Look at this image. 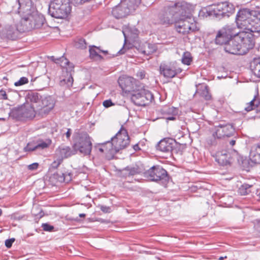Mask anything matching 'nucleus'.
<instances>
[{"mask_svg": "<svg viewBox=\"0 0 260 260\" xmlns=\"http://www.w3.org/2000/svg\"><path fill=\"white\" fill-rule=\"evenodd\" d=\"M9 117L16 120L23 121L22 106L15 107L11 110L9 113Z\"/></svg>", "mask_w": 260, "mask_h": 260, "instance_id": "473e14b6", "label": "nucleus"}, {"mask_svg": "<svg viewBox=\"0 0 260 260\" xmlns=\"http://www.w3.org/2000/svg\"><path fill=\"white\" fill-rule=\"evenodd\" d=\"M131 95L132 102L139 106H145L153 100L152 93L144 88L134 90L131 93Z\"/></svg>", "mask_w": 260, "mask_h": 260, "instance_id": "9d476101", "label": "nucleus"}, {"mask_svg": "<svg viewBox=\"0 0 260 260\" xmlns=\"http://www.w3.org/2000/svg\"><path fill=\"white\" fill-rule=\"evenodd\" d=\"M2 214V210L1 209H0V216H1Z\"/></svg>", "mask_w": 260, "mask_h": 260, "instance_id": "774afa93", "label": "nucleus"}, {"mask_svg": "<svg viewBox=\"0 0 260 260\" xmlns=\"http://www.w3.org/2000/svg\"><path fill=\"white\" fill-rule=\"evenodd\" d=\"M138 50L144 55H149L156 51L157 47L155 44L145 42L142 45H140Z\"/></svg>", "mask_w": 260, "mask_h": 260, "instance_id": "c85d7f7f", "label": "nucleus"}, {"mask_svg": "<svg viewBox=\"0 0 260 260\" xmlns=\"http://www.w3.org/2000/svg\"><path fill=\"white\" fill-rule=\"evenodd\" d=\"M235 134V128L231 124H219L216 126L215 135L217 138L221 139L225 137H230Z\"/></svg>", "mask_w": 260, "mask_h": 260, "instance_id": "2eb2a0df", "label": "nucleus"}, {"mask_svg": "<svg viewBox=\"0 0 260 260\" xmlns=\"http://www.w3.org/2000/svg\"><path fill=\"white\" fill-rule=\"evenodd\" d=\"M56 159L55 160L52 164L51 167L53 168H57L59 165L62 162V160L59 158V157H56Z\"/></svg>", "mask_w": 260, "mask_h": 260, "instance_id": "49530a36", "label": "nucleus"}, {"mask_svg": "<svg viewBox=\"0 0 260 260\" xmlns=\"http://www.w3.org/2000/svg\"><path fill=\"white\" fill-rule=\"evenodd\" d=\"M236 26L249 32H260V11L248 9L240 10L236 18Z\"/></svg>", "mask_w": 260, "mask_h": 260, "instance_id": "f03ea898", "label": "nucleus"}, {"mask_svg": "<svg viewBox=\"0 0 260 260\" xmlns=\"http://www.w3.org/2000/svg\"><path fill=\"white\" fill-rule=\"evenodd\" d=\"M146 73L144 71H139L137 73V77L140 79H143L145 78Z\"/></svg>", "mask_w": 260, "mask_h": 260, "instance_id": "09e8293b", "label": "nucleus"}, {"mask_svg": "<svg viewBox=\"0 0 260 260\" xmlns=\"http://www.w3.org/2000/svg\"><path fill=\"white\" fill-rule=\"evenodd\" d=\"M28 80L26 77H21L18 81L15 82L14 85L16 86H21L28 83Z\"/></svg>", "mask_w": 260, "mask_h": 260, "instance_id": "79ce46f5", "label": "nucleus"}, {"mask_svg": "<svg viewBox=\"0 0 260 260\" xmlns=\"http://www.w3.org/2000/svg\"><path fill=\"white\" fill-rule=\"evenodd\" d=\"M42 96L38 92H29L26 97V100L28 104L30 103V106L33 107L34 109L38 111L40 107V103Z\"/></svg>", "mask_w": 260, "mask_h": 260, "instance_id": "6ab92c4d", "label": "nucleus"}, {"mask_svg": "<svg viewBox=\"0 0 260 260\" xmlns=\"http://www.w3.org/2000/svg\"><path fill=\"white\" fill-rule=\"evenodd\" d=\"M0 120H5V118H0Z\"/></svg>", "mask_w": 260, "mask_h": 260, "instance_id": "338daca9", "label": "nucleus"}, {"mask_svg": "<svg viewBox=\"0 0 260 260\" xmlns=\"http://www.w3.org/2000/svg\"><path fill=\"white\" fill-rule=\"evenodd\" d=\"M42 228L43 230L47 232H52L54 229V226L47 223H43L42 224Z\"/></svg>", "mask_w": 260, "mask_h": 260, "instance_id": "c03bdc74", "label": "nucleus"}, {"mask_svg": "<svg viewBox=\"0 0 260 260\" xmlns=\"http://www.w3.org/2000/svg\"><path fill=\"white\" fill-rule=\"evenodd\" d=\"M196 93L199 94L205 100H209L211 98V95L209 92L208 86L205 84L200 85L198 87Z\"/></svg>", "mask_w": 260, "mask_h": 260, "instance_id": "2f4dec72", "label": "nucleus"}, {"mask_svg": "<svg viewBox=\"0 0 260 260\" xmlns=\"http://www.w3.org/2000/svg\"><path fill=\"white\" fill-rule=\"evenodd\" d=\"M254 42L253 38L246 33H241L230 39L224 47L225 52L238 55H244L253 48Z\"/></svg>", "mask_w": 260, "mask_h": 260, "instance_id": "20e7f679", "label": "nucleus"}, {"mask_svg": "<svg viewBox=\"0 0 260 260\" xmlns=\"http://www.w3.org/2000/svg\"><path fill=\"white\" fill-rule=\"evenodd\" d=\"M188 13V4L182 1L173 5L165 6L158 15L159 23L169 25L175 23L180 17L187 16Z\"/></svg>", "mask_w": 260, "mask_h": 260, "instance_id": "7ed1b4c3", "label": "nucleus"}, {"mask_svg": "<svg viewBox=\"0 0 260 260\" xmlns=\"http://www.w3.org/2000/svg\"><path fill=\"white\" fill-rule=\"evenodd\" d=\"M21 106L23 120H31L36 115H38L37 111L34 109L33 107H30L29 104H24Z\"/></svg>", "mask_w": 260, "mask_h": 260, "instance_id": "393cba45", "label": "nucleus"}, {"mask_svg": "<svg viewBox=\"0 0 260 260\" xmlns=\"http://www.w3.org/2000/svg\"><path fill=\"white\" fill-rule=\"evenodd\" d=\"M226 258V256H224V257H223V256H220V257H219V258H218V259H219V260H223V259H224V258Z\"/></svg>", "mask_w": 260, "mask_h": 260, "instance_id": "0e129e2a", "label": "nucleus"}, {"mask_svg": "<svg viewBox=\"0 0 260 260\" xmlns=\"http://www.w3.org/2000/svg\"><path fill=\"white\" fill-rule=\"evenodd\" d=\"M111 143H108L109 146L113 145L116 153L120 150L125 149L129 144V137L127 131L121 126L116 135L111 139Z\"/></svg>", "mask_w": 260, "mask_h": 260, "instance_id": "1a4fd4ad", "label": "nucleus"}, {"mask_svg": "<svg viewBox=\"0 0 260 260\" xmlns=\"http://www.w3.org/2000/svg\"><path fill=\"white\" fill-rule=\"evenodd\" d=\"M14 216V218L15 219H19H19L22 218V217L17 216L16 214H15Z\"/></svg>", "mask_w": 260, "mask_h": 260, "instance_id": "680f3d73", "label": "nucleus"}, {"mask_svg": "<svg viewBox=\"0 0 260 260\" xmlns=\"http://www.w3.org/2000/svg\"><path fill=\"white\" fill-rule=\"evenodd\" d=\"M101 222H103V223H109V221L106 220H104V219H101Z\"/></svg>", "mask_w": 260, "mask_h": 260, "instance_id": "e2e57ef3", "label": "nucleus"}, {"mask_svg": "<svg viewBox=\"0 0 260 260\" xmlns=\"http://www.w3.org/2000/svg\"><path fill=\"white\" fill-rule=\"evenodd\" d=\"M163 115L164 118L168 120H175L178 115V109L174 107L165 105L163 106L160 111Z\"/></svg>", "mask_w": 260, "mask_h": 260, "instance_id": "a211bd4d", "label": "nucleus"}, {"mask_svg": "<svg viewBox=\"0 0 260 260\" xmlns=\"http://www.w3.org/2000/svg\"><path fill=\"white\" fill-rule=\"evenodd\" d=\"M256 187H258V184L244 183L239 188L238 192L241 196H245L250 192L254 193V190L256 189Z\"/></svg>", "mask_w": 260, "mask_h": 260, "instance_id": "c756f323", "label": "nucleus"}, {"mask_svg": "<svg viewBox=\"0 0 260 260\" xmlns=\"http://www.w3.org/2000/svg\"><path fill=\"white\" fill-rule=\"evenodd\" d=\"M250 160L255 164H260V143L253 145L249 153Z\"/></svg>", "mask_w": 260, "mask_h": 260, "instance_id": "cd10ccee", "label": "nucleus"}, {"mask_svg": "<svg viewBox=\"0 0 260 260\" xmlns=\"http://www.w3.org/2000/svg\"><path fill=\"white\" fill-rule=\"evenodd\" d=\"M79 216L80 217H84L85 216V214L83 213H81L79 214Z\"/></svg>", "mask_w": 260, "mask_h": 260, "instance_id": "69168bd1", "label": "nucleus"}, {"mask_svg": "<svg viewBox=\"0 0 260 260\" xmlns=\"http://www.w3.org/2000/svg\"><path fill=\"white\" fill-rule=\"evenodd\" d=\"M14 241H15V239L14 238H12V239L6 240L5 241V245H6V246L7 248H10L12 246V244L14 242Z\"/></svg>", "mask_w": 260, "mask_h": 260, "instance_id": "8fccbe9b", "label": "nucleus"}, {"mask_svg": "<svg viewBox=\"0 0 260 260\" xmlns=\"http://www.w3.org/2000/svg\"><path fill=\"white\" fill-rule=\"evenodd\" d=\"M236 139H237V138L234 137V139H233L232 140H231L229 141V144L231 146H233L235 145Z\"/></svg>", "mask_w": 260, "mask_h": 260, "instance_id": "6e6d98bb", "label": "nucleus"}, {"mask_svg": "<svg viewBox=\"0 0 260 260\" xmlns=\"http://www.w3.org/2000/svg\"><path fill=\"white\" fill-rule=\"evenodd\" d=\"M241 29L237 26V27L234 25H227L219 30L221 33L223 35H225L230 39H232L236 36L241 34V33H245V31L241 32L238 29Z\"/></svg>", "mask_w": 260, "mask_h": 260, "instance_id": "b1692460", "label": "nucleus"}, {"mask_svg": "<svg viewBox=\"0 0 260 260\" xmlns=\"http://www.w3.org/2000/svg\"><path fill=\"white\" fill-rule=\"evenodd\" d=\"M177 146L176 141L170 138L161 140L156 146L157 150L165 153H172L175 150Z\"/></svg>", "mask_w": 260, "mask_h": 260, "instance_id": "4468645a", "label": "nucleus"}, {"mask_svg": "<svg viewBox=\"0 0 260 260\" xmlns=\"http://www.w3.org/2000/svg\"><path fill=\"white\" fill-rule=\"evenodd\" d=\"M120 175L122 177H127L130 176L129 174V166L125 167L120 171Z\"/></svg>", "mask_w": 260, "mask_h": 260, "instance_id": "37998d69", "label": "nucleus"}, {"mask_svg": "<svg viewBox=\"0 0 260 260\" xmlns=\"http://www.w3.org/2000/svg\"><path fill=\"white\" fill-rule=\"evenodd\" d=\"M99 145L101 146V147L98 148L100 152H105V150H104V148L102 146V144H99Z\"/></svg>", "mask_w": 260, "mask_h": 260, "instance_id": "13d9d810", "label": "nucleus"}, {"mask_svg": "<svg viewBox=\"0 0 260 260\" xmlns=\"http://www.w3.org/2000/svg\"><path fill=\"white\" fill-rule=\"evenodd\" d=\"M51 181H56V182L68 183L72 180L71 173L66 171H57L54 173L50 177Z\"/></svg>", "mask_w": 260, "mask_h": 260, "instance_id": "5701e85b", "label": "nucleus"}, {"mask_svg": "<svg viewBox=\"0 0 260 260\" xmlns=\"http://www.w3.org/2000/svg\"><path fill=\"white\" fill-rule=\"evenodd\" d=\"M215 160L221 166L230 165L233 160V157L230 153L226 150L218 151L215 156Z\"/></svg>", "mask_w": 260, "mask_h": 260, "instance_id": "aec40b11", "label": "nucleus"}, {"mask_svg": "<svg viewBox=\"0 0 260 260\" xmlns=\"http://www.w3.org/2000/svg\"><path fill=\"white\" fill-rule=\"evenodd\" d=\"M140 170L138 167H129V174L133 176L140 173Z\"/></svg>", "mask_w": 260, "mask_h": 260, "instance_id": "a19ab883", "label": "nucleus"}, {"mask_svg": "<svg viewBox=\"0 0 260 260\" xmlns=\"http://www.w3.org/2000/svg\"><path fill=\"white\" fill-rule=\"evenodd\" d=\"M72 129L71 128H67V131L64 134L67 139H70Z\"/></svg>", "mask_w": 260, "mask_h": 260, "instance_id": "864d4df0", "label": "nucleus"}, {"mask_svg": "<svg viewBox=\"0 0 260 260\" xmlns=\"http://www.w3.org/2000/svg\"><path fill=\"white\" fill-rule=\"evenodd\" d=\"M256 109V111L260 112V100L257 99L256 96L249 103H247L245 107V110L249 112Z\"/></svg>", "mask_w": 260, "mask_h": 260, "instance_id": "72a5a7b5", "label": "nucleus"}, {"mask_svg": "<svg viewBox=\"0 0 260 260\" xmlns=\"http://www.w3.org/2000/svg\"><path fill=\"white\" fill-rule=\"evenodd\" d=\"M192 60L191 55L190 52L187 51L184 52L181 59L182 62L183 64L189 65L190 64Z\"/></svg>", "mask_w": 260, "mask_h": 260, "instance_id": "58836bf2", "label": "nucleus"}, {"mask_svg": "<svg viewBox=\"0 0 260 260\" xmlns=\"http://www.w3.org/2000/svg\"><path fill=\"white\" fill-rule=\"evenodd\" d=\"M108 143H111V141H107L105 143H102V146L104 148V150L106 153L109 154L111 155H114L115 154H116V151H115V150L114 149L113 145L109 146Z\"/></svg>", "mask_w": 260, "mask_h": 260, "instance_id": "4c0bfd02", "label": "nucleus"}, {"mask_svg": "<svg viewBox=\"0 0 260 260\" xmlns=\"http://www.w3.org/2000/svg\"><path fill=\"white\" fill-rule=\"evenodd\" d=\"M75 154L76 152L74 149L72 150L69 146L61 145L56 149L55 155L56 157H59L63 160V159Z\"/></svg>", "mask_w": 260, "mask_h": 260, "instance_id": "4be33fe9", "label": "nucleus"}, {"mask_svg": "<svg viewBox=\"0 0 260 260\" xmlns=\"http://www.w3.org/2000/svg\"><path fill=\"white\" fill-rule=\"evenodd\" d=\"M22 28L20 23L18 26L15 25H8L5 26L1 32V35L3 37L8 39L14 40L18 38L19 32H23L21 31L20 28Z\"/></svg>", "mask_w": 260, "mask_h": 260, "instance_id": "dca6fc26", "label": "nucleus"}, {"mask_svg": "<svg viewBox=\"0 0 260 260\" xmlns=\"http://www.w3.org/2000/svg\"><path fill=\"white\" fill-rule=\"evenodd\" d=\"M72 7L70 0H52L48 8V13L57 19L66 18L70 14Z\"/></svg>", "mask_w": 260, "mask_h": 260, "instance_id": "39448f33", "label": "nucleus"}, {"mask_svg": "<svg viewBox=\"0 0 260 260\" xmlns=\"http://www.w3.org/2000/svg\"><path fill=\"white\" fill-rule=\"evenodd\" d=\"M55 103L51 96L43 97L40 103V107L37 111L39 116L44 117L53 109Z\"/></svg>", "mask_w": 260, "mask_h": 260, "instance_id": "ddd939ff", "label": "nucleus"}, {"mask_svg": "<svg viewBox=\"0 0 260 260\" xmlns=\"http://www.w3.org/2000/svg\"><path fill=\"white\" fill-rule=\"evenodd\" d=\"M235 10L234 6L228 2L218 4L214 8L213 13L216 17L219 19L228 18Z\"/></svg>", "mask_w": 260, "mask_h": 260, "instance_id": "f8f14e48", "label": "nucleus"}, {"mask_svg": "<svg viewBox=\"0 0 260 260\" xmlns=\"http://www.w3.org/2000/svg\"><path fill=\"white\" fill-rule=\"evenodd\" d=\"M48 146L49 144L42 140H40L28 143L24 148V150L25 151H32L38 149H44Z\"/></svg>", "mask_w": 260, "mask_h": 260, "instance_id": "a878e982", "label": "nucleus"}, {"mask_svg": "<svg viewBox=\"0 0 260 260\" xmlns=\"http://www.w3.org/2000/svg\"><path fill=\"white\" fill-rule=\"evenodd\" d=\"M0 98L3 100H7L8 99L5 90L3 89L0 90Z\"/></svg>", "mask_w": 260, "mask_h": 260, "instance_id": "603ef678", "label": "nucleus"}, {"mask_svg": "<svg viewBox=\"0 0 260 260\" xmlns=\"http://www.w3.org/2000/svg\"><path fill=\"white\" fill-rule=\"evenodd\" d=\"M76 3H78L80 4L85 3L86 2H88L90 1L91 0H74Z\"/></svg>", "mask_w": 260, "mask_h": 260, "instance_id": "4d7b16f0", "label": "nucleus"}, {"mask_svg": "<svg viewBox=\"0 0 260 260\" xmlns=\"http://www.w3.org/2000/svg\"><path fill=\"white\" fill-rule=\"evenodd\" d=\"M190 16V10L188 6V13L187 16L180 17L175 22L176 30L183 35L187 34L196 29V24Z\"/></svg>", "mask_w": 260, "mask_h": 260, "instance_id": "6e6552de", "label": "nucleus"}, {"mask_svg": "<svg viewBox=\"0 0 260 260\" xmlns=\"http://www.w3.org/2000/svg\"><path fill=\"white\" fill-rule=\"evenodd\" d=\"M160 73L165 77L172 78L181 71H178L172 62H162L159 67Z\"/></svg>", "mask_w": 260, "mask_h": 260, "instance_id": "f3484780", "label": "nucleus"}, {"mask_svg": "<svg viewBox=\"0 0 260 260\" xmlns=\"http://www.w3.org/2000/svg\"><path fill=\"white\" fill-rule=\"evenodd\" d=\"M75 46L77 48L83 49L86 48L87 44L84 39L80 38L75 42Z\"/></svg>", "mask_w": 260, "mask_h": 260, "instance_id": "ea45409f", "label": "nucleus"}, {"mask_svg": "<svg viewBox=\"0 0 260 260\" xmlns=\"http://www.w3.org/2000/svg\"><path fill=\"white\" fill-rule=\"evenodd\" d=\"M125 50L126 49L124 48V47H123L122 49H121L118 52V54H124L125 52Z\"/></svg>", "mask_w": 260, "mask_h": 260, "instance_id": "bf43d9fd", "label": "nucleus"}, {"mask_svg": "<svg viewBox=\"0 0 260 260\" xmlns=\"http://www.w3.org/2000/svg\"><path fill=\"white\" fill-rule=\"evenodd\" d=\"M39 164L37 162L33 163L28 166V169L29 170H35L38 168Z\"/></svg>", "mask_w": 260, "mask_h": 260, "instance_id": "3c124183", "label": "nucleus"}, {"mask_svg": "<svg viewBox=\"0 0 260 260\" xmlns=\"http://www.w3.org/2000/svg\"><path fill=\"white\" fill-rule=\"evenodd\" d=\"M51 59L56 63H60V66L66 70V76L64 75V78L60 80V85H66L68 87H71L74 81L73 74L74 73V65L63 56L55 59L52 56Z\"/></svg>", "mask_w": 260, "mask_h": 260, "instance_id": "0eeeda50", "label": "nucleus"}, {"mask_svg": "<svg viewBox=\"0 0 260 260\" xmlns=\"http://www.w3.org/2000/svg\"><path fill=\"white\" fill-rule=\"evenodd\" d=\"M133 148L135 151H138L140 150V148L138 144H136L133 146Z\"/></svg>", "mask_w": 260, "mask_h": 260, "instance_id": "052dcab7", "label": "nucleus"}, {"mask_svg": "<svg viewBox=\"0 0 260 260\" xmlns=\"http://www.w3.org/2000/svg\"><path fill=\"white\" fill-rule=\"evenodd\" d=\"M74 144L73 148L76 153L79 151L84 155H89L92 144L91 139L85 132H76L73 135Z\"/></svg>", "mask_w": 260, "mask_h": 260, "instance_id": "423d86ee", "label": "nucleus"}, {"mask_svg": "<svg viewBox=\"0 0 260 260\" xmlns=\"http://www.w3.org/2000/svg\"><path fill=\"white\" fill-rule=\"evenodd\" d=\"M98 207L100 208L101 211H102L104 213H110L111 212V209L110 207L99 205Z\"/></svg>", "mask_w": 260, "mask_h": 260, "instance_id": "a18cd8bd", "label": "nucleus"}, {"mask_svg": "<svg viewBox=\"0 0 260 260\" xmlns=\"http://www.w3.org/2000/svg\"><path fill=\"white\" fill-rule=\"evenodd\" d=\"M122 2L123 4V8L128 9L129 12L132 13L138 7L141 0H124Z\"/></svg>", "mask_w": 260, "mask_h": 260, "instance_id": "f704fd0d", "label": "nucleus"}, {"mask_svg": "<svg viewBox=\"0 0 260 260\" xmlns=\"http://www.w3.org/2000/svg\"><path fill=\"white\" fill-rule=\"evenodd\" d=\"M250 69L255 76L260 78V57L253 59L250 63Z\"/></svg>", "mask_w": 260, "mask_h": 260, "instance_id": "c9c22d12", "label": "nucleus"}, {"mask_svg": "<svg viewBox=\"0 0 260 260\" xmlns=\"http://www.w3.org/2000/svg\"><path fill=\"white\" fill-rule=\"evenodd\" d=\"M18 12L21 14V31H28L32 29L40 28L45 21L43 16L38 13L31 0H18Z\"/></svg>", "mask_w": 260, "mask_h": 260, "instance_id": "f257e3e1", "label": "nucleus"}, {"mask_svg": "<svg viewBox=\"0 0 260 260\" xmlns=\"http://www.w3.org/2000/svg\"><path fill=\"white\" fill-rule=\"evenodd\" d=\"M254 193L259 197V199L260 200V186L258 185V187H256V189L254 190Z\"/></svg>", "mask_w": 260, "mask_h": 260, "instance_id": "5fc2aeb1", "label": "nucleus"}, {"mask_svg": "<svg viewBox=\"0 0 260 260\" xmlns=\"http://www.w3.org/2000/svg\"><path fill=\"white\" fill-rule=\"evenodd\" d=\"M103 105L105 108H109L114 104L112 103L111 100H107L103 102Z\"/></svg>", "mask_w": 260, "mask_h": 260, "instance_id": "de8ad7c7", "label": "nucleus"}, {"mask_svg": "<svg viewBox=\"0 0 260 260\" xmlns=\"http://www.w3.org/2000/svg\"><path fill=\"white\" fill-rule=\"evenodd\" d=\"M135 80L132 77L120 78L118 80L119 86L125 93H131L134 89Z\"/></svg>", "mask_w": 260, "mask_h": 260, "instance_id": "412c9836", "label": "nucleus"}, {"mask_svg": "<svg viewBox=\"0 0 260 260\" xmlns=\"http://www.w3.org/2000/svg\"><path fill=\"white\" fill-rule=\"evenodd\" d=\"M145 176L152 181H166L168 180L167 172L160 166H154L150 168L145 173Z\"/></svg>", "mask_w": 260, "mask_h": 260, "instance_id": "9b49d317", "label": "nucleus"}, {"mask_svg": "<svg viewBox=\"0 0 260 260\" xmlns=\"http://www.w3.org/2000/svg\"><path fill=\"white\" fill-rule=\"evenodd\" d=\"M112 13L114 17L120 19L127 16L131 13L129 12L128 9L123 8V4L121 2L120 5L113 9Z\"/></svg>", "mask_w": 260, "mask_h": 260, "instance_id": "bb28decb", "label": "nucleus"}, {"mask_svg": "<svg viewBox=\"0 0 260 260\" xmlns=\"http://www.w3.org/2000/svg\"><path fill=\"white\" fill-rule=\"evenodd\" d=\"M89 51L90 53V57L91 58L99 60L103 59V58L102 56L99 54L100 52H102L105 55L108 54V51L101 50L100 47H96L95 46H90Z\"/></svg>", "mask_w": 260, "mask_h": 260, "instance_id": "7c9ffc66", "label": "nucleus"}, {"mask_svg": "<svg viewBox=\"0 0 260 260\" xmlns=\"http://www.w3.org/2000/svg\"><path fill=\"white\" fill-rule=\"evenodd\" d=\"M229 40V38H228L225 35H223V34L221 33V31L219 30L215 39V43L217 45H224V46H225V44H228Z\"/></svg>", "mask_w": 260, "mask_h": 260, "instance_id": "e433bc0d", "label": "nucleus"}]
</instances>
